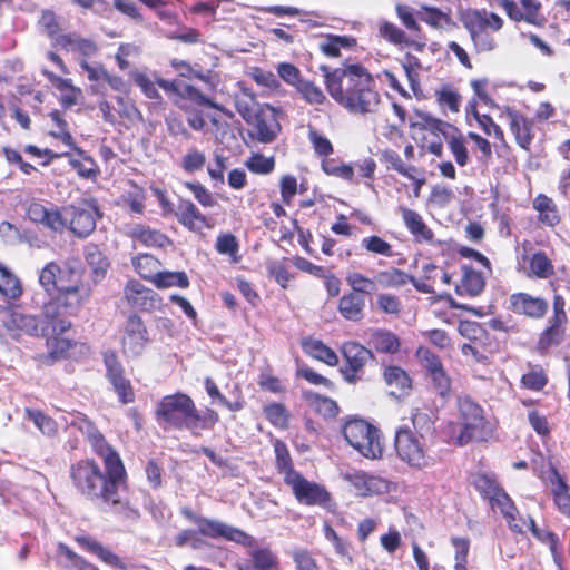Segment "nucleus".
I'll use <instances>...</instances> for the list:
<instances>
[{
  "instance_id": "1",
  "label": "nucleus",
  "mask_w": 570,
  "mask_h": 570,
  "mask_svg": "<svg viewBox=\"0 0 570 570\" xmlns=\"http://www.w3.org/2000/svg\"><path fill=\"white\" fill-rule=\"evenodd\" d=\"M39 284L53 295L43 305L45 318L52 322L55 331L67 332L71 327L69 317L77 315L91 295L89 285L83 282L80 271L55 262L41 268Z\"/></svg>"
},
{
  "instance_id": "2",
  "label": "nucleus",
  "mask_w": 570,
  "mask_h": 570,
  "mask_svg": "<svg viewBox=\"0 0 570 570\" xmlns=\"http://www.w3.org/2000/svg\"><path fill=\"white\" fill-rule=\"evenodd\" d=\"M330 96L353 115L376 112L381 102L375 81L365 68L350 65L326 73Z\"/></svg>"
},
{
  "instance_id": "3",
  "label": "nucleus",
  "mask_w": 570,
  "mask_h": 570,
  "mask_svg": "<svg viewBox=\"0 0 570 570\" xmlns=\"http://www.w3.org/2000/svg\"><path fill=\"white\" fill-rule=\"evenodd\" d=\"M71 476L76 487L91 499H100L107 504L119 503L118 485L125 475L112 478L111 473L105 475L94 461H80L72 466Z\"/></svg>"
},
{
  "instance_id": "4",
  "label": "nucleus",
  "mask_w": 570,
  "mask_h": 570,
  "mask_svg": "<svg viewBox=\"0 0 570 570\" xmlns=\"http://www.w3.org/2000/svg\"><path fill=\"white\" fill-rule=\"evenodd\" d=\"M395 449L399 458L413 469L423 470L435 463V459L426 446L423 436L413 433L409 429L397 431Z\"/></svg>"
},
{
  "instance_id": "5",
  "label": "nucleus",
  "mask_w": 570,
  "mask_h": 570,
  "mask_svg": "<svg viewBox=\"0 0 570 570\" xmlns=\"http://www.w3.org/2000/svg\"><path fill=\"white\" fill-rule=\"evenodd\" d=\"M345 440L367 459H377L383 453L380 432L364 420H350L343 428Z\"/></svg>"
},
{
  "instance_id": "6",
  "label": "nucleus",
  "mask_w": 570,
  "mask_h": 570,
  "mask_svg": "<svg viewBox=\"0 0 570 570\" xmlns=\"http://www.w3.org/2000/svg\"><path fill=\"white\" fill-rule=\"evenodd\" d=\"M458 409L461 419V429L455 436V443L463 445L472 440H481L487 433L488 422L482 407L471 397L462 395L458 397Z\"/></svg>"
},
{
  "instance_id": "7",
  "label": "nucleus",
  "mask_w": 570,
  "mask_h": 570,
  "mask_svg": "<svg viewBox=\"0 0 570 570\" xmlns=\"http://www.w3.org/2000/svg\"><path fill=\"white\" fill-rule=\"evenodd\" d=\"M78 429L87 435L92 450L99 455L105 463L106 473H111L112 478L117 475H126V471L118 453L106 442L104 435L85 417H78L77 422H72Z\"/></svg>"
},
{
  "instance_id": "8",
  "label": "nucleus",
  "mask_w": 570,
  "mask_h": 570,
  "mask_svg": "<svg viewBox=\"0 0 570 570\" xmlns=\"http://www.w3.org/2000/svg\"><path fill=\"white\" fill-rule=\"evenodd\" d=\"M284 481L299 503L327 507L331 497L324 487L308 481L296 471H287Z\"/></svg>"
},
{
  "instance_id": "9",
  "label": "nucleus",
  "mask_w": 570,
  "mask_h": 570,
  "mask_svg": "<svg viewBox=\"0 0 570 570\" xmlns=\"http://www.w3.org/2000/svg\"><path fill=\"white\" fill-rule=\"evenodd\" d=\"M69 229L79 238L88 237L96 228L97 218L100 216L94 200H85L79 205L66 206Z\"/></svg>"
},
{
  "instance_id": "10",
  "label": "nucleus",
  "mask_w": 570,
  "mask_h": 570,
  "mask_svg": "<svg viewBox=\"0 0 570 570\" xmlns=\"http://www.w3.org/2000/svg\"><path fill=\"white\" fill-rule=\"evenodd\" d=\"M0 323L13 340H19L23 335L36 336L41 330L40 322L36 316L26 314L16 307H2Z\"/></svg>"
},
{
  "instance_id": "11",
  "label": "nucleus",
  "mask_w": 570,
  "mask_h": 570,
  "mask_svg": "<svg viewBox=\"0 0 570 570\" xmlns=\"http://www.w3.org/2000/svg\"><path fill=\"white\" fill-rule=\"evenodd\" d=\"M185 514L189 520L198 525L199 533L205 537H209L212 539L223 538L245 547H252L254 543V539L250 535L237 528L230 527L217 520L197 517L191 512H186Z\"/></svg>"
},
{
  "instance_id": "12",
  "label": "nucleus",
  "mask_w": 570,
  "mask_h": 570,
  "mask_svg": "<svg viewBox=\"0 0 570 570\" xmlns=\"http://www.w3.org/2000/svg\"><path fill=\"white\" fill-rule=\"evenodd\" d=\"M194 401L186 394L176 393L163 397L157 407V417L166 424L181 429Z\"/></svg>"
},
{
  "instance_id": "13",
  "label": "nucleus",
  "mask_w": 570,
  "mask_h": 570,
  "mask_svg": "<svg viewBox=\"0 0 570 570\" xmlns=\"http://www.w3.org/2000/svg\"><path fill=\"white\" fill-rule=\"evenodd\" d=\"M149 342L148 331L137 315L128 317L122 335V352L128 358L140 356Z\"/></svg>"
},
{
  "instance_id": "14",
  "label": "nucleus",
  "mask_w": 570,
  "mask_h": 570,
  "mask_svg": "<svg viewBox=\"0 0 570 570\" xmlns=\"http://www.w3.org/2000/svg\"><path fill=\"white\" fill-rule=\"evenodd\" d=\"M29 218L56 233H62L68 226L66 206H46L40 203H32L28 208Z\"/></svg>"
},
{
  "instance_id": "15",
  "label": "nucleus",
  "mask_w": 570,
  "mask_h": 570,
  "mask_svg": "<svg viewBox=\"0 0 570 570\" xmlns=\"http://www.w3.org/2000/svg\"><path fill=\"white\" fill-rule=\"evenodd\" d=\"M430 126L432 132H440L444 137L456 164L461 167L468 165L470 157L463 134L456 127L441 120H434Z\"/></svg>"
},
{
  "instance_id": "16",
  "label": "nucleus",
  "mask_w": 570,
  "mask_h": 570,
  "mask_svg": "<svg viewBox=\"0 0 570 570\" xmlns=\"http://www.w3.org/2000/svg\"><path fill=\"white\" fill-rule=\"evenodd\" d=\"M104 363L106 366V375L112 384L116 393L122 403L134 401V391L128 379L124 374V367L119 362L115 352H106L104 354Z\"/></svg>"
},
{
  "instance_id": "17",
  "label": "nucleus",
  "mask_w": 570,
  "mask_h": 570,
  "mask_svg": "<svg viewBox=\"0 0 570 570\" xmlns=\"http://www.w3.org/2000/svg\"><path fill=\"white\" fill-rule=\"evenodd\" d=\"M497 1L513 21H524L532 26H541L544 22V18L540 13L541 4L537 0H519L521 8L512 0Z\"/></svg>"
},
{
  "instance_id": "18",
  "label": "nucleus",
  "mask_w": 570,
  "mask_h": 570,
  "mask_svg": "<svg viewBox=\"0 0 570 570\" xmlns=\"http://www.w3.org/2000/svg\"><path fill=\"white\" fill-rule=\"evenodd\" d=\"M342 353L346 362L342 373L347 382L353 383L357 380V372L372 357V352L358 343L347 342L342 346Z\"/></svg>"
},
{
  "instance_id": "19",
  "label": "nucleus",
  "mask_w": 570,
  "mask_h": 570,
  "mask_svg": "<svg viewBox=\"0 0 570 570\" xmlns=\"http://www.w3.org/2000/svg\"><path fill=\"white\" fill-rule=\"evenodd\" d=\"M343 479L354 487L358 495L363 497L385 493L390 489L385 479L362 471L346 472Z\"/></svg>"
},
{
  "instance_id": "20",
  "label": "nucleus",
  "mask_w": 570,
  "mask_h": 570,
  "mask_svg": "<svg viewBox=\"0 0 570 570\" xmlns=\"http://www.w3.org/2000/svg\"><path fill=\"white\" fill-rule=\"evenodd\" d=\"M492 509H498L505 519L508 527L515 533L527 531V519L522 518L511 498L502 489L490 500Z\"/></svg>"
},
{
  "instance_id": "21",
  "label": "nucleus",
  "mask_w": 570,
  "mask_h": 570,
  "mask_svg": "<svg viewBox=\"0 0 570 570\" xmlns=\"http://www.w3.org/2000/svg\"><path fill=\"white\" fill-rule=\"evenodd\" d=\"M511 309L531 318H542L548 311V302L527 293H515L509 298Z\"/></svg>"
},
{
  "instance_id": "22",
  "label": "nucleus",
  "mask_w": 570,
  "mask_h": 570,
  "mask_svg": "<svg viewBox=\"0 0 570 570\" xmlns=\"http://www.w3.org/2000/svg\"><path fill=\"white\" fill-rule=\"evenodd\" d=\"M79 65L87 73V78L91 82H96V91H99L102 83H107L111 89L124 92L126 91V82L117 75L109 73L101 63H89L85 59H80Z\"/></svg>"
},
{
  "instance_id": "23",
  "label": "nucleus",
  "mask_w": 570,
  "mask_h": 570,
  "mask_svg": "<svg viewBox=\"0 0 570 570\" xmlns=\"http://www.w3.org/2000/svg\"><path fill=\"white\" fill-rule=\"evenodd\" d=\"M157 83L166 92L174 96L175 102L183 109H186L187 107L184 104H180L177 98L189 99L197 105L214 106L200 91L183 81H167L158 79Z\"/></svg>"
},
{
  "instance_id": "24",
  "label": "nucleus",
  "mask_w": 570,
  "mask_h": 570,
  "mask_svg": "<svg viewBox=\"0 0 570 570\" xmlns=\"http://www.w3.org/2000/svg\"><path fill=\"white\" fill-rule=\"evenodd\" d=\"M461 281L454 285L456 294L471 297L480 295L485 286L483 273L465 264L461 266Z\"/></svg>"
},
{
  "instance_id": "25",
  "label": "nucleus",
  "mask_w": 570,
  "mask_h": 570,
  "mask_svg": "<svg viewBox=\"0 0 570 570\" xmlns=\"http://www.w3.org/2000/svg\"><path fill=\"white\" fill-rule=\"evenodd\" d=\"M124 293L128 304L135 308L150 309L155 307L157 294L138 281H129Z\"/></svg>"
},
{
  "instance_id": "26",
  "label": "nucleus",
  "mask_w": 570,
  "mask_h": 570,
  "mask_svg": "<svg viewBox=\"0 0 570 570\" xmlns=\"http://www.w3.org/2000/svg\"><path fill=\"white\" fill-rule=\"evenodd\" d=\"M255 129L256 138L261 142H272L277 137L281 127L274 108L268 107L256 115Z\"/></svg>"
},
{
  "instance_id": "27",
  "label": "nucleus",
  "mask_w": 570,
  "mask_h": 570,
  "mask_svg": "<svg viewBox=\"0 0 570 570\" xmlns=\"http://www.w3.org/2000/svg\"><path fill=\"white\" fill-rule=\"evenodd\" d=\"M547 480L558 510L564 515H570V488L553 468L550 469Z\"/></svg>"
},
{
  "instance_id": "28",
  "label": "nucleus",
  "mask_w": 570,
  "mask_h": 570,
  "mask_svg": "<svg viewBox=\"0 0 570 570\" xmlns=\"http://www.w3.org/2000/svg\"><path fill=\"white\" fill-rule=\"evenodd\" d=\"M383 379L390 390V394L399 399L406 396L412 389V381L409 374L399 366L385 367Z\"/></svg>"
},
{
  "instance_id": "29",
  "label": "nucleus",
  "mask_w": 570,
  "mask_h": 570,
  "mask_svg": "<svg viewBox=\"0 0 570 570\" xmlns=\"http://www.w3.org/2000/svg\"><path fill=\"white\" fill-rule=\"evenodd\" d=\"M176 216L181 225L189 230H202L208 227L206 217L199 212L190 200H180Z\"/></svg>"
},
{
  "instance_id": "30",
  "label": "nucleus",
  "mask_w": 570,
  "mask_h": 570,
  "mask_svg": "<svg viewBox=\"0 0 570 570\" xmlns=\"http://www.w3.org/2000/svg\"><path fill=\"white\" fill-rule=\"evenodd\" d=\"M217 421L218 414L215 411L208 409L204 413H200L194 404L183 422L181 428L189 430L195 435H199L202 431L213 428Z\"/></svg>"
},
{
  "instance_id": "31",
  "label": "nucleus",
  "mask_w": 570,
  "mask_h": 570,
  "mask_svg": "<svg viewBox=\"0 0 570 570\" xmlns=\"http://www.w3.org/2000/svg\"><path fill=\"white\" fill-rule=\"evenodd\" d=\"M507 117L510 124L511 131L515 137L517 144L523 148L529 149L532 141V122L524 118L519 112L509 109Z\"/></svg>"
},
{
  "instance_id": "32",
  "label": "nucleus",
  "mask_w": 570,
  "mask_h": 570,
  "mask_svg": "<svg viewBox=\"0 0 570 570\" xmlns=\"http://www.w3.org/2000/svg\"><path fill=\"white\" fill-rule=\"evenodd\" d=\"M59 45L67 51H71L80 55L87 60L88 58L95 57L99 48L91 39L81 38L77 35H65L58 39Z\"/></svg>"
},
{
  "instance_id": "33",
  "label": "nucleus",
  "mask_w": 570,
  "mask_h": 570,
  "mask_svg": "<svg viewBox=\"0 0 570 570\" xmlns=\"http://www.w3.org/2000/svg\"><path fill=\"white\" fill-rule=\"evenodd\" d=\"M400 212L405 226L416 240H432L433 232L425 225L422 217L416 212L406 207H400Z\"/></svg>"
},
{
  "instance_id": "34",
  "label": "nucleus",
  "mask_w": 570,
  "mask_h": 570,
  "mask_svg": "<svg viewBox=\"0 0 570 570\" xmlns=\"http://www.w3.org/2000/svg\"><path fill=\"white\" fill-rule=\"evenodd\" d=\"M76 541L83 549L96 554L102 562L117 569H126V566L120 561V559L110 550L104 548L99 542L88 537H77Z\"/></svg>"
},
{
  "instance_id": "35",
  "label": "nucleus",
  "mask_w": 570,
  "mask_h": 570,
  "mask_svg": "<svg viewBox=\"0 0 570 570\" xmlns=\"http://www.w3.org/2000/svg\"><path fill=\"white\" fill-rule=\"evenodd\" d=\"M303 350L306 354L316 358L327 365L335 366L338 363L336 353L326 346L322 341L314 338H306L302 343Z\"/></svg>"
},
{
  "instance_id": "36",
  "label": "nucleus",
  "mask_w": 570,
  "mask_h": 570,
  "mask_svg": "<svg viewBox=\"0 0 570 570\" xmlns=\"http://www.w3.org/2000/svg\"><path fill=\"white\" fill-rule=\"evenodd\" d=\"M364 306V298L360 294L348 293L341 297L338 311L344 318L358 321L363 317Z\"/></svg>"
},
{
  "instance_id": "37",
  "label": "nucleus",
  "mask_w": 570,
  "mask_h": 570,
  "mask_svg": "<svg viewBox=\"0 0 570 570\" xmlns=\"http://www.w3.org/2000/svg\"><path fill=\"white\" fill-rule=\"evenodd\" d=\"M48 323L51 325L52 332L55 333V335L47 341L49 357L53 361L69 357L70 351L76 346V343L67 337L60 336L65 332L55 331L52 322L48 321Z\"/></svg>"
},
{
  "instance_id": "38",
  "label": "nucleus",
  "mask_w": 570,
  "mask_h": 570,
  "mask_svg": "<svg viewBox=\"0 0 570 570\" xmlns=\"http://www.w3.org/2000/svg\"><path fill=\"white\" fill-rule=\"evenodd\" d=\"M411 276L405 272L390 267L376 273V288H400L410 283Z\"/></svg>"
},
{
  "instance_id": "39",
  "label": "nucleus",
  "mask_w": 570,
  "mask_h": 570,
  "mask_svg": "<svg viewBox=\"0 0 570 570\" xmlns=\"http://www.w3.org/2000/svg\"><path fill=\"white\" fill-rule=\"evenodd\" d=\"M533 207L539 213V219L548 226H554L559 223L557 207L551 198L546 195H539L533 200Z\"/></svg>"
},
{
  "instance_id": "40",
  "label": "nucleus",
  "mask_w": 570,
  "mask_h": 570,
  "mask_svg": "<svg viewBox=\"0 0 570 570\" xmlns=\"http://www.w3.org/2000/svg\"><path fill=\"white\" fill-rule=\"evenodd\" d=\"M0 294L9 299H17L22 294L19 279L0 263Z\"/></svg>"
},
{
  "instance_id": "41",
  "label": "nucleus",
  "mask_w": 570,
  "mask_h": 570,
  "mask_svg": "<svg viewBox=\"0 0 570 570\" xmlns=\"http://www.w3.org/2000/svg\"><path fill=\"white\" fill-rule=\"evenodd\" d=\"M255 569L240 567V570H278L276 556L267 548H256L250 551Z\"/></svg>"
},
{
  "instance_id": "42",
  "label": "nucleus",
  "mask_w": 570,
  "mask_h": 570,
  "mask_svg": "<svg viewBox=\"0 0 570 570\" xmlns=\"http://www.w3.org/2000/svg\"><path fill=\"white\" fill-rule=\"evenodd\" d=\"M86 261L92 269L95 282L100 281L109 268V261L97 246L90 245L86 248Z\"/></svg>"
},
{
  "instance_id": "43",
  "label": "nucleus",
  "mask_w": 570,
  "mask_h": 570,
  "mask_svg": "<svg viewBox=\"0 0 570 570\" xmlns=\"http://www.w3.org/2000/svg\"><path fill=\"white\" fill-rule=\"evenodd\" d=\"M471 482L475 490L489 501L502 490L495 476L490 473H476Z\"/></svg>"
},
{
  "instance_id": "44",
  "label": "nucleus",
  "mask_w": 570,
  "mask_h": 570,
  "mask_svg": "<svg viewBox=\"0 0 570 570\" xmlns=\"http://www.w3.org/2000/svg\"><path fill=\"white\" fill-rule=\"evenodd\" d=\"M346 283L353 289L352 293L372 294L377 291L376 275L370 278L356 271H348L346 274Z\"/></svg>"
},
{
  "instance_id": "45",
  "label": "nucleus",
  "mask_w": 570,
  "mask_h": 570,
  "mask_svg": "<svg viewBox=\"0 0 570 570\" xmlns=\"http://www.w3.org/2000/svg\"><path fill=\"white\" fill-rule=\"evenodd\" d=\"M130 235H131V237L139 240L140 243H142L146 246L164 247L168 243V238L164 234H161L157 230L147 228L145 226L134 227L131 229Z\"/></svg>"
},
{
  "instance_id": "46",
  "label": "nucleus",
  "mask_w": 570,
  "mask_h": 570,
  "mask_svg": "<svg viewBox=\"0 0 570 570\" xmlns=\"http://www.w3.org/2000/svg\"><path fill=\"white\" fill-rule=\"evenodd\" d=\"M371 345L382 353H395L400 348L399 338L387 331H375L371 336Z\"/></svg>"
},
{
  "instance_id": "47",
  "label": "nucleus",
  "mask_w": 570,
  "mask_h": 570,
  "mask_svg": "<svg viewBox=\"0 0 570 570\" xmlns=\"http://www.w3.org/2000/svg\"><path fill=\"white\" fill-rule=\"evenodd\" d=\"M153 283L158 288L173 286L186 288L189 285L188 277L184 272H157L154 276Z\"/></svg>"
},
{
  "instance_id": "48",
  "label": "nucleus",
  "mask_w": 570,
  "mask_h": 570,
  "mask_svg": "<svg viewBox=\"0 0 570 570\" xmlns=\"http://www.w3.org/2000/svg\"><path fill=\"white\" fill-rule=\"evenodd\" d=\"M132 265L141 277L153 282L158 272L159 262L151 255L142 254L132 258Z\"/></svg>"
},
{
  "instance_id": "49",
  "label": "nucleus",
  "mask_w": 570,
  "mask_h": 570,
  "mask_svg": "<svg viewBox=\"0 0 570 570\" xmlns=\"http://www.w3.org/2000/svg\"><path fill=\"white\" fill-rule=\"evenodd\" d=\"M325 174L342 178L350 183H357L352 164H335L333 160H326L322 164Z\"/></svg>"
},
{
  "instance_id": "50",
  "label": "nucleus",
  "mask_w": 570,
  "mask_h": 570,
  "mask_svg": "<svg viewBox=\"0 0 570 570\" xmlns=\"http://www.w3.org/2000/svg\"><path fill=\"white\" fill-rule=\"evenodd\" d=\"M26 416L33 422L42 434L53 436L57 433V423L42 412L26 409Z\"/></svg>"
},
{
  "instance_id": "51",
  "label": "nucleus",
  "mask_w": 570,
  "mask_h": 570,
  "mask_svg": "<svg viewBox=\"0 0 570 570\" xmlns=\"http://www.w3.org/2000/svg\"><path fill=\"white\" fill-rule=\"evenodd\" d=\"M296 90L309 105H322L326 101V97L322 89L308 80H303L298 83Z\"/></svg>"
},
{
  "instance_id": "52",
  "label": "nucleus",
  "mask_w": 570,
  "mask_h": 570,
  "mask_svg": "<svg viewBox=\"0 0 570 570\" xmlns=\"http://www.w3.org/2000/svg\"><path fill=\"white\" fill-rule=\"evenodd\" d=\"M423 274L426 281L432 282L434 288L452 285V275L435 265H425Z\"/></svg>"
},
{
  "instance_id": "53",
  "label": "nucleus",
  "mask_w": 570,
  "mask_h": 570,
  "mask_svg": "<svg viewBox=\"0 0 570 570\" xmlns=\"http://www.w3.org/2000/svg\"><path fill=\"white\" fill-rule=\"evenodd\" d=\"M361 245L363 248H365L367 252L372 254L382 255L386 257H391L393 255L391 244L375 235L364 237L361 242Z\"/></svg>"
},
{
  "instance_id": "54",
  "label": "nucleus",
  "mask_w": 570,
  "mask_h": 570,
  "mask_svg": "<svg viewBox=\"0 0 570 570\" xmlns=\"http://www.w3.org/2000/svg\"><path fill=\"white\" fill-rule=\"evenodd\" d=\"M246 167L252 173L266 175L273 171L275 160L273 157H265L261 154H255L246 160Z\"/></svg>"
},
{
  "instance_id": "55",
  "label": "nucleus",
  "mask_w": 570,
  "mask_h": 570,
  "mask_svg": "<svg viewBox=\"0 0 570 570\" xmlns=\"http://www.w3.org/2000/svg\"><path fill=\"white\" fill-rule=\"evenodd\" d=\"M530 271L533 275L546 278L553 274V266L543 253H537L530 259Z\"/></svg>"
},
{
  "instance_id": "56",
  "label": "nucleus",
  "mask_w": 570,
  "mask_h": 570,
  "mask_svg": "<svg viewBox=\"0 0 570 570\" xmlns=\"http://www.w3.org/2000/svg\"><path fill=\"white\" fill-rule=\"evenodd\" d=\"M267 269L283 288H286L293 278L284 261H271L267 265Z\"/></svg>"
},
{
  "instance_id": "57",
  "label": "nucleus",
  "mask_w": 570,
  "mask_h": 570,
  "mask_svg": "<svg viewBox=\"0 0 570 570\" xmlns=\"http://www.w3.org/2000/svg\"><path fill=\"white\" fill-rule=\"evenodd\" d=\"M438 102L442 108H448L452 112H458L461 105V96L451 88H442L436 91Z\"/></svg>"
},
{
  "instance_id": "58",
  "label": "nucleus",
  "mask_w": 570,
  "mask_h": 570,
  "mask_svg": "<svg viewBox=\"0 0 570 570\" xmlns=\"http://www.w3.org/2000/svg\"><path fill=\"white\" fill-rule=\"evenodd\" d=\"M308 400L315 411L321 413L323 416H334L338 411L336 403L328 397L321 396L318 394H311Z\"/></svg>"
},
{
  "instance_id": "59",
  "label": "nucleus",
  "mask_w": 570,
  "mask_h": 570,
  "mask_svg": "<svg viewBox=\"0 0 570 570\" xmlns=\"http://www.w3.org/2000/svg\"><path fill=\"white\" fill-rule=\"evenodd\" d=\"M376 307L379 311L390 315H399L401 312V302L399 297L392 294H379L376 296Z\"/></svg>"
},
{
  "instance_id": "60",
  "label": "nucleus",
  "mask_w": 570,
  "mask_h": 570,
  "mask_svg": "<svg viewBox=\"0 0 570 570\" xmlns=\"http://www.w3.org/2000/svg\"><path fill=\"white\" fill-rule=\"evenodd\" d=\"M308 139L317 155L326 157L333 154V146L331 141L316 129L309 128Z\"/></svg>"
},
{
  "instance_id": "61",
  "label": "nucleus",
  "mask_w": 570,
  "mask_h": 570,
  "mask_svg": "<svg viewBox=\"0 0 570 570\" xmlns=\"http://www.w3.org/2000/svg\"><path fill=\"white\" fill-rule=\"evenodd\" d=\"M186 188H188L197 202L204 207H213L217 204L213 194L204 187L199 183H185Z\"/></svg>"
},
{
  "instance_id": "62",
  "label": "nucleus",
  "mask_w": 570,
  "mask_h": 570,
  "mask_svg": "<svg viewBox=\"0 0 570 570\" xmlns=\"http://www.w3.org/2000/svg\"><path fill=\"white\" fill-rule=\"evenodd\" d=\"M416 357L420 361V364L425 368L428 374L443 367L441 360L428 347H419L416 351Z\"/></svg>"
},
{
  "instance_id": "63",
  "label": "nucleus",
  "mask_w": 570,
  "mask_h": 570,
  "mask_svg": "<svg viewBox=\"0 0 570 570\" xmlns=\"http://www.w3.org/2000/svg\"><path fill=\"white\" fill-rule=\"evenodd\" d=\"M206 163V156L196 150H189L181 159V167L187 173H195L204 167Z\"/></svg>"
},
{
  "instance_id": "64",
  "label": "nucleus",
  "mask_w": 570,
  "mask_h": 570,
  "mask_svg": "<svg viewBox=\"0 0 570 570\" xmlns=\"http://www.w3.org/2000/svg\"><path fill=\"white\" fill-rule=\"evenodd\" d=\"M296 570H320L315 559L306 550H295L292 553Z\"/></svg>"
}]
</instances>
